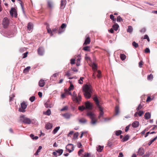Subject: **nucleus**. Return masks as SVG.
<instances>
[{"label":"nucleus","mask_w":157,"mask_h":157,"mask_svg":"<svg viewBox=\"0 0 157 157\" xmlns=\"http://www.w3.org/2000/svg\"><path fill=\"white\" fill-rule=\"evenodd\" d=\"M83 91L85 98L87 99L91 97L92 93V87L90 85H86L83 87Z\"/></svg>","instance_id":"f257e3e1"},{"label":"nucleus","mask_w":157,"mask_h":157,"mask_svg":"<svg viewBox=\"0 0 157 157\" xmlns=\"http://www.w3.org/2000/svg\"><path fill=\"white\" fill-rule=\"evenodd\" d=\"M93 100L96 102V104L99 109V115L98 116V118L100 119L101 117H102L104 115V108L99 105L98 99L97 97H94L93 98Z\"/></svg>","instance_id":"f03ea898"},{"label":"nucleus","mask_w":157,"mask_h":157,"mask_svg":"<svg viewBox=\"0 0 157 157\" xmlns=\"http://www.w3.org/2000/svg\"><path fill=\"white\" fill-rule=\"evenodd\" d=\"M72 99L73 101L76 103H79L81 100V96L79 93L78 94V97L75 91H74L72 95Z\"/></svg>","instance_id":"7ed1b4c3"},{"label":"nucleus","mask_w":157,"mask_h":157,"mask_svg":"<svg viewBox=\"0 0 157 157\" xmlns=\"http://www.w3.org/2000/svg\"><path fill=\"white\" fill-rule=\"evenodd\" d=\"M20 120L24 123L27 124H30L32 122L31 120L29 118L25 117L24 115H22L20 116Z\"/></svg>","instance_id":"20e7f679"},{"label":"nucleus","mask_w":157,"mask_h":157,"mask_svg":"<svg viewBox=\"0 0 157 157\" xmlns=\"http://www.w3.org/2000/svg\"><path fill=\"white\" fill-rule=\"evenodd\" d=\"M21 108H20L19 109V111L24 113L25 111V109L27 107V104L24 102H22L21 104Z\"/></svg>","instance_id":"39448f33"},{"label":"nucleus","mask_w":157,"mask_h":157,"mask_svg":"<svg viewBox=\"0 0 157 157\" xmlns=\"http://www.w3.org/2000/svg\"><path fill=\"white\" fill-rule=\"evenodd\" d=\"M2 24L4 28H6L8 26L9 24V22L7 18L5 17L3 19Z\"/></svg>","instance_id":"423d86ee"},{"label":"nucleus","mask_w":157,"mask_h":157,"mask_svg":"<svg viewBox=\"0 0 157 157\" xmlns=\"http://www.w3.org/2000/svg\"><path fill=\"white\" fill-rule=\"evenodd\" d=\"M66 149L70 153L74 150V146L72 144H69L66 147Z\"/></svg>","instance_id":"0eeeda50"},{"label":"nucleus","mask_w":157,"mask_h":157,"mask_svg":"<svg viewBox=\"0 0 157 157\" xmlns=\"http://www.w3.org/2000/svg\"><path fill=\"white\" fill-rule=\"evenodd\" d=\"M10 14L11 16L13 17L14 16L16 17L17 16V14L16 10L14 8H12L11 9L10 11Z\"/></svg>","instance_id":"6e6552de"},{"label":"nucleus","mask_w":157,"mask_h":157,"mask_svg":"<svg viewBox=\"0 0 157 157\" xmlns=\"http://www.w3.org/2000/svg\"><path fill=\"white\" fill-rule=\"evenodd\" d=\"M66 119H69L70 118L73 116L72 114L69 113H66L62 115Z\"/></svg>","instance_id":"1a4fd4ad"},{"label":"nucleus","mask_w":157,"mask_h":157,"mask_svg":"<svg viewBox=\"0 0 157 157\" xmlns=\"http://www.w3.org/2000/svg\"><path fill=\"white\" fill-rule=\"evenodd\" d=\"M91 66L92 67L93 70L94 71V73L93 74V76L94 78H95V72L97 70V64H96L95 63H93L92 64Z\"/></svg>","instance_id":"9d476101"},{"label":"nucleus","mask_w":157,"mask_h":157,"mask_svg":"<svg viewBox=\"0 0 157 157\" xmlns=\"http://www.w3.org/2000/svg\"><path fill=\"white\" fill-rule=\"evenodd\" d=\"M38 52L40 56H43L44 53V48L42 47H40L38 49Z\"/></svg>","instance_id":"9b49d317"},{"label":"nucleus","mask_w":157,"mask_h":157,"mask_svg":"<svg viewBox=\"0 0 157 157\" xmlns=\"http://www.w3.org/2000/svg\"><path fill=\"white\" fill-rule=\"evenodd\" d=\"M87 115L89 117L91 120L96 118V116L91 112H88L87 114Z\"/></svg>","instance_id":"f8f14e48"},{"label":"nucleus","mask_w":157,"mask_h":157,"mask_svg":"<svg viewBox=\"0 0 157 157\" xmlns=\"http://www.w3.org/2000/svg\"><path fill=\"white\" fill-rule=\"evenodd\" d=\"M86 108L89 109H92V105L90 103L89 101H87L85 103Z\"/></svg>","instance_id":"ddd939ff"},{"label":"nucleus","mask_w":157,"mask_h":157,"mask_svg":"<svg viewBox=\"0 0 157 157\" xmlns=\"http://www.w3.org/2000/svg\"><path fill=\"white\" fill-rule=\"evenodd\" d=\"M144 153V150L143 149L139 148L138 151V155L139 156L142 155Z\"/></svg>","instance_id":"4468645a"},{"label":"nucleus","mask_w":157,"mask_h":157,"mask_svg":"<svg viewBox=\"0 0 157 157\" xmlns=\"http://www.w3.org/2000/svg\"><path fill=\"white\" fill-rule=\"evenodd\" d=\"M45 82L44 80L41 79L39 82V85L40 87H43L44 86Z\"/></svg>","instance_id":"2eb2a0df"},{"label":"nucleus","mask_w":157,"mask_h":157,"mask_svg":"<svg viewBox=\"0 0 157 157\" xmlns=\"http://www.w3.org/2000/svg\"><path fill=\"white\" fill-rule=\"evenodd\" d=\"M66 0H62L61 1V8L63 9L65 6V5L66 4Z\"/></svg>","instance_id":"dca6fc26"},{"label":"nucleus","mask_w":157,"mask_h":157,"mask_svg":"<svg viewBox=\"0 0 157 157\" xmlns=\"http://www.w3.org/2000/svg\"><path fill=\"white\" fill-rule=\"evenodd\" d=\"M139 123L138 121H135L132 123V126L134 128H137L139 126Z\"/></svg>","instance_id":"f3484780"},{"label":"nucleus","mask_w":157,"mask_h":157,"mask_svg":"<svg viewBox=\"0 0 157 157\" xmlns=\"http://www.w3.org/2000/svg\"><path fill=\"white\" fill-rule=\"evenodd\" d=\"M78 121L81 124H85L87 122V120L84 118L79 119Z\"/></svg>","instance_id":"a211bd4d"},{"label":"nucleus","mask_w":157,"mask_h":157,"mask_svg":"<svg viewBox=\"0 0 157 157\" xmlns=\"http://www.w3.org/2000/svg\"><path fill=\"white\" fill-rule=\"evenodd\" d=\"M151 117V114L149 113H147L145 114L144 115L145 118L146 119H149Z\"/></svg>","instance_id":"6ab92c4d"},{"label":"nucleus","mask_w":157,"mask_h":157,"mask_svg":"<svg viewBox=\"0 0 157 157\" xmlns=\"http://www.w3.org/2000/svg\"><path fill=\"white\" fill-rule=\"evenodd\" d=\"M33 28V24L31 23H29L28 25V30L31 31L32 29Z\"/></svg>","instance_id":"aec40b11"},{"label":"nucleus","mask_w":157,"mask_h":157,"mask_svg":"<svg viewBox=\"0 0 157 157\" xmlns=\"http://www.w3.org/2000/svg\"><path fill=\"white\" fill-rule=\"evenodd\" d=\"M46 128L47 129H51L52 127V125L50 123H48L46 125Z\"/></svg>","instance_id":"412c9836"},{"label":"nucleus","mask_w":157,"mask_h":157,"mask_svg":"<svg viewBox=\"0 0 157 157\" xmlns=\"http://www.w3.org/2000/svg\"><path fill=\"white\" fill-rule=\"evenodd\" d=\"M112 27L114 30L116 31L118 30L119 26L116 23Z\"/></svg>","instance_id":"4be33fe9"},{"label":"nucleus","mask_w":157,"mask_h":157,"mask_svg":"<svg viewBox=\"0 0 157 157\" xmlns=\"http://www.w3.org/2000/svg\"><path fill=\"white\" fill-rule=\"evenodd\" d=\"M42 148V147L41 146H40L39 147L38 149L37 150L35 154V155H38V153L39 152H40Z\"/></svg>","instance_id":"5701e85b"},{"label":"nucleus","mask_w":157,"mask_h":157,"mask_svg":"<svg viewBox=\"0 0 157 157\" xmlns=\"http://www.w3.org/2000/svg\"><path fill=\"white\" fill-rule=\"evenodd\" d=\"M90 42V38L89 37H87L86 39L85 40V43H84V44H89Z\"/></svg>","instance_id":"b1692460"},{"label":"nucleus","mask_w":157,"mask_h":157,"mask_svg":"<svg viewBox=\"0 0 157 157\" xmlns=\"http://www.w3.org/2000/svg\"><path fill=\"white\" fill-rule=\"evenodd\" d=\"M129 138V136L128 135H126L122 140V142H124L128 140Z\"/></svg>","instance_id":"393cba45"},{"label":"nucleus","mask_w":157,"mask_h":157,"mask_svg":"<svg viewBox=\"0 0 157 157\" xmlns=\"http://www.w3.org/2000/svg\"><path fill=\"white\" fill-rule=\"evenodd\" d=\"M103 146H101L100 145L98 146V147H97V150L98 151L101 152L103 150Z\"/></svg>","instance_id":"a878e982"},{"label":"nucleus","mask_w":157,"mask_h":157,"mask_svg":"<svg viewBox=\"0 0 157 157\" xmlns=\"http://www.w3.org/2000/svg\"><path fill=\"white\" fill-rule=\"evenodd\" d=\"M56 151L58 153V156H59L62 154L63 151L62 149H58Z\"/></svg>","instance_id":"bb28decb"},{"label":"nucleus","mask_w":157,"mask_h":157,"mask_svg":"<svg viewBox=\"0 0 157 157\" xmlns=\"http://www.w3.org/2000/svg\"><path fill=\"white\" fill-rule=\"evenodd\" d=\"M132 27L131 26H128V28L127 29V32L129 33H131L132 32Z\"/></svg>","instance_id":"cd10ccee"},{"label":"nucleus","mask_w":157,"mask_h":157,"mask_svg":"<svg viewBox=\"0 0 157 157\" xmlns=\"http://www.w3.org/2000/svg\"><path fill=\"white\" fill-rule=\"evenodd\" d=\"M157 139V136L154 138H153L148 143V145L150 146L151 145V144L154 141H155L156 139Z\"/></svg>","instance_id":"c85d7f7f"},{"label":"nucleus","mask_w":157,"mask_h":157,"mask_svg":"<svg viewBox=\"0 0 157 157\" xmlns=\"http://www.w3.org/2000/svg\"><path fill=\"white\" fill-rule=\"evenodd\" d=\"M30 68H31V67L30 66L27 67L25 68L24 70V71H23L24 73H26L28 72L29 71V70L30 69Z\"/></svg>","instance_id":"c756f323"},{"label":"nucleus","mask_w":157,"mask_h":157,"mask_svg":"<svg viewBox=\"0 0 157 157\" xmlns=\"http://www.w3.org/2000/svg\"><path fill=\"white\" fill-rule=\"evenodd\" d=\"M121 59L122 60H124L126 58V56L124 54H121L120 56Z\"/></svg>","instance_id":"7c9ffc66"},{"label":"nucleus","mask_w":157,"mask_h":157,"mask_svg":"<svg viewBox=\"0 0 157 157\" xmlns=\"http://www.w3.org/2000/svg\"><path fill=\"white\" fill-rule=\"evenodd\" d=\"M115 115H117L118 114L119 112V107L118 106H116L115 108Z\"/></svg>","instance_id":"2f4dec72"},{"label":"nucleus","mask_w":157,"mask_h":157,"mask_svg":"<svg viewBox=\"0 0 157 157\" xmlns=\"http://www.w3.org/2000/svg\"><path fill=\"white\" fill-rule=\"evenodd\" d=\"M97 122V121L96 119V118H94V119H93L91 120V121L90 123L92 125L95 124Z\"/></svg>","instance_id":"473e14b6"},{"label":"nucleus","mask_w":157,"mask_h":157,"mask_svg":"<svg viewBox=\"0 0 157 157\" xmlns=\"http://www.w3.org/2000/svg\"><path fill=\"white\" fill-rule=\"evenodd\" d=\"M60 128V127L58 126L56 127L53 131L54 134L56 133Z\"/></svg>","instance_id":"72a5a7b5"},{"label":"nucleus","mask_w":157,"mask_h":157,"mask_svg":"<svg viewBox=\"0 0 157 157\" xmlns=\"http://www.w3.org/2000/svg\"><path fill=\"white\" fill-rule=\"evenodd\" d=\"M84 79V78L83 77H81L80 78V79L78 80V83L80 84H83V80Z\"/></svg>","instance_id":"f704fd0d"},{"label":"nucleus","mask_w":157,"mask_h":157,"mask_svg":"<svg viewBox=\"0 0 157 157\" xmlns=\"http://www.w3.org/2000/svg\"><path fill=\"white\" fill-rule=\"evenodd\" d=\"M70 90H69L67 89H65V93L66 94H69L70 95H72V94H71V92H70Z\"/></svg>","instance_id":"c9c22d12"},{"label":"nucleus","mask_w":157,"mask_h":157,"mask_svg":"<svg viewBox=\"0 0 157 157\" xmlns=\"http://www.w3.org/2000/svg\"><path fill=\"white\" fill-rule=\"evenodd\" d=\"M153 78V76L151 74L150 75H148L147 76V79L149 80H151Z\"/></svg>","instance_id":"e433bc0d"},{"label":"nucleus","mask_w":157,"mask_h":157,"mask_svg":"<svg viewBox=\"0 0 157 157\" xmlns=\"http://www.w3.org/2000/svg\"><path fill=\"white\" fill-rule=\"evenodd\" d=\"M122 133V131L120 130H117L116 131V135L117 136H119Z\"/></svg>","instance_id":"4c0bfd02"},{"label":"nucleus","mask_w":157,"mask_h":157,"mask_svg":"<svg viewBox=\"0 0 157 157\" xmlns=\"http://www.w3.org/2000/svg\"><path fill=\"white\" fill-rule=\"evenodd\" d=\"M48 6L52 8L53 6V3L52 2L50 1H48Z\"/></svg>","instance_id":"58836bf2"},{"label":"nucleus","mask_w":157,"mask_h":157,"mask_svg":"<svg viewBox=\"0 0 157 157\" xmlns=\"http://www.w3.org/2000/svg\"><path fill=\"white\" fill-rule=\"evenodd\" d=\"M45 106L47 108H51L52 107V105L50 104H48L47 103H46L45 104Z\"/></svg>","instance_id":"ea45409f"},{"label":"nucleus","mask_w":157,"mask_h":157,"mask_svg":"<svg viewBox=\"0 0 157 157\" xmlns=\"http://www.w3.org/2000/svg\"><path fill=\"white\" fill-rule=\"evenodd\" d=\"M51 111L49 109H48L46 111V113H45V114L46 115H47L48 116H49V115H50V114H51Z\"/></svg>","instance_id":"a19ab883"},{"label":"nucleus","mask_w":157,"mask_h":157,"mask_svg":"<svg viewBox=\"0 0 157 157\" xmlns=\"http://www.w3.org/2000/svg\"><path fill=\"white\" fill-rule=\"evenodd\" d=\"M132 45L135 48H137L138 46V44L137 43H136L135 41H133L132 43Z\"/></svg>","instance_id":"79ce46f5"},{"label":"nucleus","mask_w":157,"mask_h":157,"mask_svg":"<svg viewBox=\"0 0 157 157\" xmlns=\"http://www.w3.org/2000/svg\"><path fill=\"white\" fill-rule=\"evenodd\" d=\"M78 109L79 110L82 111L84 109H85V108L84 106H79Z\"/></svg>","instance_id":"37998d69"},{"label":"nucleus","mask_w":157,"mask_h":157,"mask_svg":"<svg viewBox=\"0 0 157 157\" xmlns=\"http://www.w3.org/2000/svg\"><path fill=\"white\" fill-rule=\"evenodd\" d=\"M47 30L48 33L50 34L51 35V36H52L53 35V34L52 33V31L51 30V29L49 28H48L47 29Z\"/></svg>","instance_id":"c03bdc74"},{"label":"nucleus","mask_w":157,"mask_h":157,"mask_svg":"<svg viewBox=\"0 0 157 157\" xmlns=\"http://www.w3.org/2000/svg\"><path fill=\"white\" fill-rule=\"evenodd\" d=\"M74 89V86L72 84H71L70 86L68 88V90H71Z\"/></svg>","instance_id":"a18cd8bd"},{"label":"nucleus","mask_w":157,"mask_h":157,"mask_svg":"<svg viewBox=\"0 0 157 157\" xmlns=\"http://www.w3.org/2000/svg\"><path fill=\"white\" fill-rule=\"evenodd\" d=\"M98 75H97V77L98 78H100L101 77V72L100 71H98Z\"/></svg>","instance_id":"49530a36"},{"label":"nucleus","mask_w":157,"mask_h":157,"mask_svg":"<svg viewBox=\"0 0 157 157\" xmlns=\"http://www.w3.org/2000/svg\"><path fill=\"white\" fill-rule=\"evenodd\" d=\"M117 21L121 22L123 21V19L120 16H118L117 18Z\"/></svg>","instance_id":"de8ad7c7"},{"label":"nucleus","mask_w":157,"mask_h":157,"mask_svg":"<svg viewBox=\"0 0 157 157\" xmlns=\"http://www.w3.org/2000/svg\"><path fill=\"white\" fill-rule=\"evenodd\" d=\"M150 155V153L149 152H146L145 154L142 157H149Z\"/></svg>","instance_id":"09e8293b"},{"label":"nucleus","mask_w":157,"mask_h":157,"mask_svg":"<svg viewBox=\"0 0 157 157\" xmlns=\"http://www.w3.org/2000/svg\"><path fill=\"white\" fill-rule=\"evenodd\" d=\"M68 109V107L67 106H65L63 108L61 109L60 111H64L65 110H66Z\"/></svg>","instance_id":"8fccbe9b"},{"label":"nucleus","mask_w":157,"mask_h":157,"mask_svg":"<svg viewBox=\"0 0 157 157\" xmlns=\"http://www.w3.org/2000/svg\"><path fill=\"white\" fill-rule=\"evenodd\" d=\"M78 59H77V62H80V60L81 59V56L80 55H78L77 56Z\"/></svg>","instance_id":"3c124183"},{"label":"nucleus","mask_w":157,"mask_h":157,"mask_svg":"<svg viewBox=\"0 0 157 157\" xmlns=\"http://www.w3.org/2000/svg\"><path fill=\"white\" fill-rule=\"evenodd\" d=\"M110 18L112 19L113 21H116V18H114V16L113 14H111L110 16Z\"/></svg>","instance_id":"603ef678"},{"label":"nucleus","mask_w":157,"mask_h":157,"mask_svg":"<svg viewBox=\"0 0 157 157\" xmlns=\"http://www.w3.org/2000/svg\"><path fill=\"white\" fill-rule=\"evenodd\" d=\"M35 99V97L34 96H32L31 97L29 98L30 101L32 102H33Z\"/></svg>","instance_id":"864d4df0"},{"label":"nucleus","mask_w":157,"mask_h":157,"mask_svg":"<svg viewBox=\"0 0 157 157\" xmlns=\"http://www.w3.org/2000/svg\"><path fill=\"white\" fill-rule=\"evenodd\" d=\"M83 49L85 51H89L90 50L89 47V46H86L84 47Z\"/></svg>","instance_id":"5fc2aeb1"},{"label":"nucleus","mask_w":157,"mask_h":157,"mask_svg":"<svg viewBox=\"0 0 157 157\" xmlns=\"http://www.w3.org/2000/svg\"><path fill=\"white\" fill-rule=\"evenodd\" d=\"M67 25L66 24L63 23L62 24V25L61 26V29H63L64 28H65L66 27Z\"/></svg>","instance_id":"6e6d98bb"},{"label":"nucleus","mask_w":157,"mask_h":157,"mask_svg":"<svg viewBox=\"0 0 157 157\" xmlns=\"http://www.w3.org/2000/svg\"><path fill=\"white\" fill-rule=\"evenodd\" d=\"M144 39H147V41L149 42L150 41V39L149 38V37L148 36V35H144Z\"/></svg>","instance_id":"4d7b16f0"},{"label":"nucleus","mask_w":157,"mask_h":157,"mask_svg":"<svg viewBox=\"0 0 157 157\" xmlns=\"http://www.w3.org/2000/svg\"><path fill=\"white\" fill-rule=\"evenodd\" d=\"M143 107V106L141 105V104H140L138 106V107L136 108V109L137 110H140V109H141Z\"/></svg>","instance_id":"13d9d810"},{"label":"nucleus","mask_w":157,"mask_h":157,"mask_svg":"<svg viewBox=\"0 0 157 157\" xmlns=\"http://www.w3.org/2000/svg\"><path fill=\"white\" fill-rule=\"evenodd\" d=\"M82 157H89V154L88 153H85L83 155Z\"/></svg>","instance_id":"bf43d9fd"},{"label":"nucleus","mask_w":157,"mask_h":157,"mask_svg":"<svg viewBox=\"0 0 157 157\" xmlns=\"http://www.w3.org/2000/svg\"><path fill=\"white\" fill-rule=\"evenodd\" d=\"M84 151L82 149H80L78 151V153L79 155H80Z\"/></svg>","instance_id":"052dcab7"},{"label":"nucleus","mask_w":157,"mask_h":157,"mask_svg":"<svg viewBox=\"0 0 157 157\" xmlns=\"http://www.w3.org/2000/svg\"><path fill=\"white\" fill-rule=\"evenodd\" d=\"M75 59H71V63L72 64L75 63Z\"/></svg>","instance_id":"680f3d73"},{"label":"nucleus","mask_w":157,"mask_h":157,"mask_svg":"<svg viewBox=\"0 0 157 157\" xmlns=\"http://www.w3.org/2000/svg\"><path fill=\"white\" fill-rule=\"evenodd\" d=\"M146 31V29L145 28H143L140 30V32L142 33H145Z\"/></svg>","instance_id":"e2e57ef3"},{"label":"nucleus","mask_w":157,"mask_h":157,"mask_svg":"<svg viewBox=\"0 0 157 157\" xmlns=\"http://www.w3.org/2000/svg\"><path fill=\"white\" fill-rule=\"evenodd\" d=\"M145 52L146 53H150V50L148 48H146L145 50Z\"/></svg>","instance_id":"0e129e2a"},{"label":"nucleus","mask_w":157,"mask_h":157,"mask_svg":"<svg viewBox=\"0 0 157 157\" xmlns=\"http://www.w3.org/2000/svg\"><path fill=\"white\" fill-rule=\"evenodd\" d=\"M15 97V95H14V94H12L11 95H10V101H11L13 98Z\"/></svg>","instance_id":"69168bd1"},{"label":"nucleus","mask_w":157,"mask_h":157,"mask_svg":"<svg viewBox=\"0 0 157 157\" xmlns=\"http://www.w3.org/2000/svg\"><path fill=\"white\" fill-rule=\"evenodd\" d=\"M144 113V112L142 111H139L138 113V114L140 116H141Z\"/></svg>","instance_id":"338daca9"},{"label":"nucleus","mask_w":157,"mask_h":157,"mask_svg":"<svg viewBox=\"0 0 157 157\" xmlns=\"http://www.w3.org/2000/svg\"><path fill=\"white\" fill-rule=\"evenodd\" d=\"M79 133L78 132H76L75 133L74 135V137L75 138H77L78 136Z\"/></svg>","instance_id":"774afa93"}]
</instances>
